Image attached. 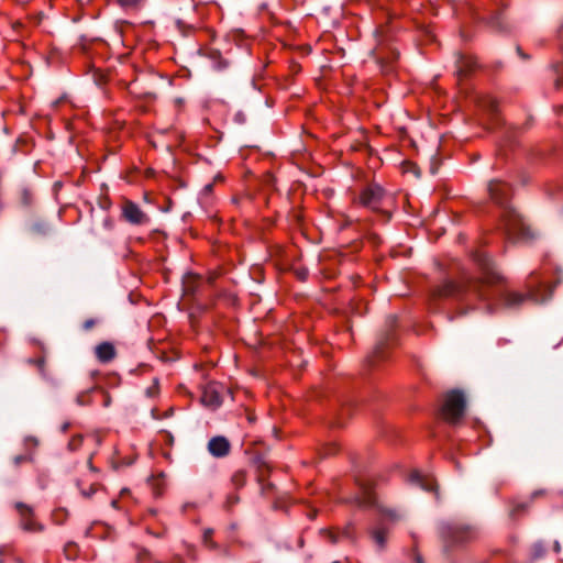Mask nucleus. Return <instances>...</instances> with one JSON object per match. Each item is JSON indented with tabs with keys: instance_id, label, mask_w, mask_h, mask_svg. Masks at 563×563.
Masks as SVG:
<instances>
[{
	"instance_id": "obj_1",
	"label": "nucleus",
	"mask_w": 563,
	"mask_h": 563,
	"mask_svg": "<svg viewBox=\"0 0 563 563\" xmlns=\"http://www.w3.org/2000/svg\"><path fill=\"white\" fill-rule=\"evenodd\" d=\"M475 261L483 271V278L472 280L467 285H457L451 282L443 284L437 295L440 297H450L455 295H464L477 299L486 298V288L490 285L503 282V276L495 269L493 262L485 253H477Z\"/></svg>"
},
{
	"instance_id": "obj_2",
	"label": "nucleus",
	"mask_w": 563,
	"mask_h": 563,
	"mask_svg": "<svg viewBox=\"0 0 563 563\" xmlns=\"http://www.w3.org/2000/svg\"><path fill=\"white\" fill-rule=\"evenodd\" d=\"M465 409V399L462 393L452 390L444 397L441 407V416L448 422L454 423L459 421Z\"/></svg>"
},
{
	"instance_id": "obj_3",
	"label": "nucleus",
	"mask_w": 563,
	"mask_h": 563,
	"mask_svg": "<svg viewBox=\"0 0 563 563\" xmlns=\"http://www.w3.org/2000/svg\"><path fill=\"white\" fill-rule=\"evenodd\" d=\"M505 227L509 236L526 239L529 236V228L526 227L521 217L514 210L505 216Z\"/></svg>"
},
{
	"instance_id": "obj_4",
	"label": "nucleus",
	"mask_w": 563,
	"mask_h": 563,
	"mask_svg": "<svg viewBox=\"0 0 563 563\" xmlns=\"http://www.w3.org/2000/svg\"><path fill=\"white\" fill-rule=\"evenodd\" d=\"M385 192L383 188L376 184L367 186L360 196V203L364 207L377 210L382 205Z\"/></svg>"
},
{
	"instance_id": "obj_5",
	"label": "nucleus",
	"mask_w": 563,
	"mask_h": 563,
	"mask_svg": "<svg viewBox=\"0 0 563 563\" xmlns=\"http://www.w3.org/2000/svg\"><path fill=\"white\" fill-rule=\"evenodd\" d=\"M124 219L136 225L145 224L148 222V217L144 213L137 205L132 201H126L122 208Z\"/></svg>"
},
{
	"instance_id": "obj_6",
	"label": "nucleus",
	"mask_w": 563,
	"mask_h": 563,
	"mask_svg": "<svg viewBox=\"0 0 563 563\" xmlns=\"http://www.w3.org/2000/svg\"><path fill=\"white\" fill-rule=\"evenodd\" d=\"M442 536L449 544H459L468 540L472 532L463 527L448 526L443 529Z\"/></svg>"
},
{
	"instance_id": "obj_7",
	"label": "nucleus",
	"mask_w": 563,
	"mask_h": 563,
	"mask_svg": "<svg viewBox=\"0 0 563 563\" xmlns=\"http://www.w3.org/2000/svg\"><path fill=\"white\" fill-rule=\"evenodd\" d=\"M201 401L206 407L212 409L219 407L221 405L220 386L217 384H208L205 386Z\"/></svg>"
},
{
	"instance_id": "obj_8",
	"label": "nucleus",
	"mask_w": 563,
	"mask_h": 563,
	"mask_svg": "<svg viewBox=\"0 0 563 563\" xmlns=\"http://www.w3.org/2000/svg\"><path fill=\"white\" fill-rule=\"evenodd\" d=\"M16 509L21 516V525L22 528L30 532H35L42 530L41 525H38L33 518H32V509L24 505V504H16Z\"/></svg>"
},
{
	"instance_id": "obj_9",
	"label": "nucleus",
	"mask_w": 563,
	"mask_h": 563,
	"mask_svg": "<svg viewBox=\"0 0 563 563\" xmlns=\"http://www.w3.org/2000/svg\"><path fill=\"white\" fill-rule=\"evenodd\" d=\"M488 191L490 195V198L496 201L497 203H504L510 192V188L507 184L499 181V180H493L488 185Z\"/></svg>"
},
{
	"instance_id": "obj_10",
	"label": "nucleus",
	"mask_w": 563,
	"mask_h": 563,
	"mask_svg": "<svg viewBox=\"0 0 563 563\" xmlns=\"http://www.w3.org/2000/svg\"><path fill=\"white\" fill-rule=\"evenodd\" d=\"M208 450L216 457H223L230 452V442L224 437H214L208 443Z\"/></svg>"
},
{
	"instance_id": "obj_11",
	"label": "nucleus",
	"mask_w": 563,
	"mask_h": 563,
	"mask_svg": "<svg viewBox=\"0 0 563 563\" xmlns=\"http://www.w3.org/2000/svg\"><path fill=\"white\" fill-rule=\"evenodd\" d=\"M410 483L421 487L427 492H431L434 489V481L430 476H424L421 473L415 471L409 476Z\"/></svg>"
},
{
	"instance_id": "obj_12",
	"label": "nucleus",
	"mask_w": 563,
	"mask_h": 563,
	"mask_svg": "<svg viewBox=\"0 0 563 563\" xmlns=\"http://www.w3.org/2000/svg\"><path fill=\"white\" fill-rule=\"evenodd\" d=\"M96 356L102 363L110 362L115 356L114 346L109 342H103L96 346Z\"/></svg>"
},
{
	"instance_id": "obj_13",
	"label": "nucleus",
	"mask_w": 563,
	"mask_h": 563,
	"mask_svg": "<svg viewBox=\"0 0 563 563\" xmlns=\"http://www.w3.org/2000/svg\"><path fill=\"white\" fill-rule=\"evenodd\" d=\"M526 297L519 292L507 290L503 294L504 305L508 308H516L525 301Z\"/></svg>"
},
{
	"instance_id": "obj_14",
	"label": "nucleus",
	"mask_w": 563,
	"mask_h": 563,
	"mask_svg": "<svg viewBox=\"0 0 563 563\" xmlns=\"http://www.w3.org/2000/svg\"><path fill=\"white\" fill-rule=\"evenodd\" d=\"M373 539L379 549H384L387 541V532L382 528H377L373 531Z\"/></svg>"
},
{
	"instance_id": "obj_15",
	"label": "nucleus",
	"mask_w": 563,
	"mask_h": 563,
	"mask_svg": "<svg viewBox=\"0 0 563 563\" xmlns=\"http://www.w3.org/2000/svg\"><path fill=\"white\" fill-rule=\"evenodd\" d=\"M143 0H117V2L125 8V9H135L137 8Z\"/></svg>"
},
{
	"instance_id": "obj_16",
	"label": "nucleus",
	"mask_w": 563,
	"mask_h": 563,
	"mask_svg": "<svg viewBox=\"0 0 563 563\" xmlns=\"http://www.w3.org/2000/svg\"><path fill=\"white\" fill-rule=\"evenodd\" d=\"M82 443V437L81 435H77V437H74L69 443H68V446L71 451H76L80 448Z\"/></svg>"
},
{
	"instance_id": "obj_17",
	"label": "nucleus",
	"mask_w": 563,
	"mask_h": 563,
	"mask_svg": "<svg viewBox=\"0 0 563 563\" xmlns=\"http://www.w3.org/2000/svg\"><path fill=\"white\" fill-rule=\"evenodd\" d=\"M232 481L238 486L243 485V483H244V474L242 472H239V473L234 474Z\"/></svg>"
},
{
	"instance_id": "obj_18",
	"label": "nucleus",
	"mask_w": 563,
	"mask_h": 563,
	"mask_svg": "<svg viewBox=\"0 0 563 563\" xmlns=\"http://www.w3.org/2000/svg\"><path fill=\"white\" fill-rule=\"evenodd\" d=\"M384 517L388 520H391V521H395V520H398L400 519V515L396 514L395 511L393 510H387L384 512Z\"/></svg>"
},
{
	"instance_id": "obj_19",
	"label": "nucleus",
	"mask_w": 563,
	"mask_h": 563,
	"mask_svg": "<svg viewBox=\"0 0 563 563\" xmlns=\"http://www.w3.org/2000/svg\"><path fill=\"white\" fill-rule=\"evenodd\" d=\"M96 490V488L93 486L90 487L89 490H81V494L85 496V497H89L91 494H93Z\"/></svg>"
},
{
	"instance_id": "obj_20",
	"label": "nucleus",
	"mask_w": 563,
	"mask_h": 563,
	"mask_svg": "<svg viewBox=\"0 0 563 563\" xmlns=\"http://www.w3.org/2000/svg\"><path fill=\"white\" fill-rule=\"evenodd\" d=\"M93 324H95V321H93V320H87V321L84 323V328H85L86 330H89V329H91V328L93 327Z\"/></svg>"
},
{
	"instance_id": "obj_21",
	"label": "nucleus",
	"mask_w": 563,
	"mask_h": 563,
	"mask_svg": "<svg viewBox=\"0 0 563 563\" xmlns=\"http://www.w3.org/2000/svg\"><path fill=\"white\" fill-rule=\"evenodd\" d=\"M529 296H530L531 298H533L536 301H543V300H544V298H541V299H540V298L538 297V295H537V294H534V292H530V294H529Z\"/></svg>"
},
{
	"instance_id": "obj_22",
	"label": "nucleus",
	"mask_w": 563,
	"mask_h": 563,
	"mask_svg": "<svg viewBox=\"0 0 563 563\" xmlns=\"http://www.w3.org/2000/svg\"><path fill=\"white\" fill-rule=\"evenodd\" d=\"M328 536H329L330 540H331L333 543H334V542H336V538H335V536L333 534V532L329 531V532H328Z\"/></svg>"
},
{
	"instance_id": "obj_23",
	"label": "nucleus",
	"mask_w": 563,
	"mask_h": 563,
	"mask_svg": "<svg viewBox=\"0 0 563 563\" xmlns=\"http://www.w3.org/2000/svg\"><path fill=\"white\" fill-rule=\"evenodd\" d=\"M14 461H15V464H19L22 461H24V457L23 456H16Z\"/></svg>"
},
{
	"instance_id": "obj_24",
	"label": "nucleus",
	"mask_w": 563,
	"mask_h": 563,
	"mask_svg": "<svg viewBox=\"0 0 563 563\" xmlns=\"http://www.w3.org/2000/svg\"><path fill=\"white\" fill-rule=\"evenodd\" d=\"M210 533H211V531H206L205 532V536H203L205 542L208 541Z\"/></svg>"
},
{
	"instance_id": "obj_25",
	"label": "nucleus",
	"mask_w": 563,
	"mask_h": 563,
	"mask_svg": "<svg viewBox=\"0 0 563 563\" xmlns=\"http://www.w3.org/2000/svg\"><path fill=\"white\" fill-rule=\"evenodd\" d=\"M416 563H422V559L420 556L416 558Z\"/></svg>"
},
{
	"instance_id": "obj_26",
	"label": "nucleus",
	"mask_w": 563,
	"mask_h": 563,
	"mask_svg": "<svg viewBox=\"0 0 563 563\" xmlns=\"http://www.w3.org/2000/svg\"><path fill=\"white\" fill-rule=\"evenodd\" d=\"M75 548H76L75 545H69L66 550L68 551V549H71L75 551L76 550Z\"/></svg>"
},
{
	"instance_id": "obj_27",
	"label": "nucleus",
	"mask_w": 563,
	"mask_h": 563,
	"mask_svg": "<svg viewBox=\"0 0 563 563\" xmlns=\"http://www.w3.org/2000/svg\"><path fill=\"white\" fill-rule=\"evenodd\" d=\"M306 277V274L300 273V278L303 279Z\"/></svg>"
},
{
	"instance_id": "obj_28",
	"label": "nucleus",
	"mask_w": 563,
	"mask_h": 563,
	"mask_svg": "<svg viewBox=\"0 0 563 563\" xmlns=\"http://www.w3.org/2000/svg\"><path fill=\"white\" fill-rule=\"evenodd\" d=\"M37 363H38V366L41 367V366H42V364H43V361H42V360H40Z\"/></svg>"
},
{
	"instance_id": "obj_29",
	"label": "nucleus",
	"mask_w": 563,
	"mask_h": 563,
	"mask_svg": "<svg viewBox=\"0 0 563 563\" xmlns=\"http://www.w3.org/2000/svg\"><path fill=\"white\" fill-rule=\"evenodd\" d=\"M333 563H340V562L335 561V562H333Z\"/></svg>"
}]
</instances>
